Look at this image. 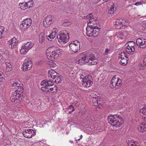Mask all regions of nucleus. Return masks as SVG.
Wrapping results in <instances>:
<instances>
[{
	"label": "nucleus",
	"instance_id": "f257e3e1",
	"mask_svg": "<svg viewBox=\"0 0 146 146\" xmlns=\"http://www.w3.org/2000/svg\"><path fill=\"white\" fill-rule=\"evenodd\" d=\"M78 63L80 65L86 64L91 66L96 64L97 60L93 54H85L81 53L78 56V59L77 61Z\"/></svg>",
	"mask_w": 146,
	"mask_h": 146
},
{
	"label": "nucleus",
	"instance_id": "72a5a7b5",
	"mask_svg": "<svg viewBox=\"0 0 146 146\" xmlns=\"http://www.w3.org/2000/svg\"><path fill=\"white\" fill-rule=\"evenodd\" d=\"M51 86H43L41 88V89L42 90L45 91L46 92H49L48 91L52 88L51 87Z\"/></svg>",
	"mask_w": 146,
	"mask_h": 146
},
{
	"label": "nucleus",
	"instance_id": "a18cd8bd",
	"mask_svg": "<svg viewBox=\"0 0 146 146\" xmlns=\"http://www.w3.org/2000/svg\"><path fill=\"white\" fill-rule=\"evenodd\" d=\"M141 4V3L140 2H137L135 4V5H136V6H138L139 5H140Z\"/></svg>",
	"mask_w": 146,
	"mask_h": 146
},
{
	"label": "nucleus",
	"instance_id": "a19ab883",
	"mask_svg": "<svg viewBox=\"0 0 146 146\" xmlns=\"http://www.w3.org/2000/svg\"><path fill=\"white\" fill-rule=\"evenodd\" d=\"M93 17V16L92 14H90L86 16V18L88 19H90Z\"/></svg>",
	"mask_w": 146,
	"mask_h": 146
},
{
	"label": "nucleus",
	"instance_id": "1a4fd4ad",
	"mask_svg": "<svg viewBox=\"0 0 146 146\" xmlns=\"http://www.w3.org/2000/svg\"><path fill=\"white\" fill-rule=\"evenodd\" d=\"M70 50L74 52H78L80 46V43L78 40L74 41L69 45Z\"/></svg>",
	"mask_w": 146,
	"mask_h": 146
},
{
	"label": "nucleus",
	"instance_id": "cd10ccee",
	"mask_svg": "<svg viewBox=\"0 0 146 146\" xmlns=\"http://www.w3.org/2000/svg\"><path fill=\"white\" fill-rule=\"evenodd\" d=\"M46 62V64L48 67L50 68H53L55 67L56 65L54 62V60H49Z\"/></svg>",
	"mask_w": 146,
	"mask_h": 146
},
{
	"label": "nucleus",
	"instance_id": "20e7f679",
	"mask_svg": "<svg viewBox=\"0 0 146 146\" xmlns=\"http://www.w3.org/2000/svg\"><path fill=\"white\" fill-rule=\"evenodd\" d=\"M60 54V51L59 49L50 51L48 49L46 51V54L49 60H54L58 58Z\"/></svg>",
	"mask_w": 146,
	"mask_h": 146
},
{
	"label": "nucleus",
	"instance_id": "393cba45",
	"mask_svg": "<svg viewBox=\"0 0 146 146\" xmlns=\"http://www.w3.org/2000/svg\"><path fill=\"white\" fill-rule=\"evenodd\" d=\"M123 20L121 19H117L114 24L115 25V27L117 29H121V26L123 25Z\"/></svg>",
	"mask_w": 146,
	"mask_h": 146
},
{
	"label": "nucleus",
	"instance_id": "79ce46f5",
	"mask_svg": "<svg viewBox=\"0 0 146 146\" xmlns=\"http://www.w3.org/2000/svg\"><path fill=\"white\" fill-rule=\"evenodd\" d=\"M9 52L7 50H5L3 52V54L5 56H7L9 54Z\"/></svg>",
	"mask_w": 146,
	"mask_h": 146
},
{
	"label": "nucleus",
	"instance_id": "f03ea898",
	"mask_svg": "<svg viewBox=\"0 0 146 146\" xmlns=\"http://www.w3.org/2000/svg\"><path fill=\"white\" fill-rule=\"evenodd\" d=\"M108 119V122L115 127H120L124 122L122 117L118 115H110Z\"/></svg>",
	"mask_w": 146,
	"mask_h": 146
},
{
	"label": "nucleus",
	"instance_id": "423d86ee",
	"mask_svg": "<svg viewBox=\"0 0 146 146\" xmlns=\"http://www.w3.org/2000/svg\"><path fill=\"white\" fill-rule=\"evenodd\" d=\"M22 92H13L11 96L10 99L13 102H14L15 104H18L20 102V100L19 99L22 96Z\"/></svg>",
	"mask_w": 146,
	"mask_h": 146
},
{
	"label": "nucleus",
	"instance_id": "b1692460",
	"mask_svg": "<svg viewBox=\"0 0 146 146\" xmlns=\"http://www.w3.org/2000/svg\"><path fill=\"white\" fill-rule=\"evenodd\" d=\"M127 36V33L126 32H119L118 33L115 37L116 36L119 39H123L126 38Z\"/></svg>",
	"mask_w": 146,
	"mask_h": 146
},
{
	"label": "nucleus",
	"instance_id": "58836bf2",
	"mask_svg": "<svg viewBox=\"0 0 146 146\" xmlns=\"http://www.w3.org/2000/svg\"><path fill=\"white\" fill-rule=\"evenodd\" d=\"M5 79V76L3 72L0 71V82L3 81Z\"/></svg>",
	"mask_w": 146,
	"mask_h": 146
},
{
	"label": "nucleus",
	"instance_id": "7ed1b4c3",
	"mask_svg": "<svg viewBox=\"0 0 146 146\" xmlns=\"http://www.w3.org/2000/svg\"><path fill=\"white\" fill-rule=\"evenodd\" d=\"M69 38L70 36L68 32L65 30L62 31L57 36L58 40L61 44L67 43Z\"/></svg>",
	"mask_w": 146,
	"mask_h": 146
},
{
	"label": "nucleus",
	"instance_id": "9b49d317",
	"mask_svg": "<svg viewBox=\"0 0 146 146\" xmlns=\"http://www.w3.org/2000/svg\"><path fill=\"white\" fill-rule=\"evenodd\" d=\"M33 46V44L31 42H28L23 44L20 50L21 53L22 54H26Z\"/></svg>",
	"mask_w": 146,
	"mask_h": 146
},
{
	"label": "nucleus",
	"instance_id": "37998d69",
	"mask_svg": "<svg viewBox=\"0 0 146 146\" xmlns=\"http://www.w3.org/2000/svg\"><path fill=\"white\" fill-rule=\"evenodd\" d=\"M68 110L71 109L73 110V108H74L72 105H70L68 107Z\"/></svg>",
	"mask_w": 146,
	"mask_h": 146
},
{
	"label": "nucleus",
	"instance_id": "6ab92c4d",
	"mask_svg": "<svg viewBox=\"0 0 146 146\" xmlns=\"http://www.w3.org/2000/svg\"><path fill=\"white\" fill-rule=\"evenodd\" d=\"M58 31L56 28H54L52 33L49 35L46 36V38L49 40H52L55 37Z\"/></svg>",
	"mask_w": 146,
	"mask_h": 146
},
{
	"label": "nucleus",
	"instance_id": "8fccbe9b",
	"mask_svg": "<svg viewBox=\"0 0 146 146\" xmlns=\"http://www.w3.org/2000/svg\"><path fill=\"white\" fill-rule=\"evenodd\" d=\"M75 110V109L74 108H73V110H72L70 111H69V114L71 113L73 111Z\"/></svg>",
	"mask_w": 146,
	"mask_h": 146
},
{
	"label": "nucleus",
	"instance_id": "ea45409f",
	"mask_svg": "<svg viewBox=\"0 0 146 146\" xmlns=\"http://www.w3.org/2000/svg\"><path fill=\"white\" fill-rule=\"evenodd\" d=\"M95 18H94L93 17H92V18L90 19H88L87 21V22L88 23V24L89 23H92V24H94V23L93 22L95 20Z\"/></svg>",
	"mask_w": 146,
	"mask_h": 146
},
{
	"label": "nucleus",
	"instance_id": "9d476101",
	"mask_svg": "<svg viewBox=\"0 0 146 146\" xmlns=\"http://www.w3.org/2000/svg\"><path fill=\"white\" fill-rule=\"evenodd\" d=\"M121 80L119 78L116 76H114L111 80L110 86L112 88H118L121 86Z\"/></svg>",
	"mask_w": 146,
	"mask_h": 146
},
{
	"label": "nucleus",
	"instance_id": "c756f323",
	"mask_svg": "<svg viewBox=\"0 0 146 146\" xmlns=\"http://www.w3.org/2000/svg\"><path fill=\"white\" fill-rule=\"evenodd\" d=\"M45 35L43 33H41L38 36L39 41L40 43H43L44 41Z\"/></svg>",
	"mask_w": 146,
	"mask_h": 146
},
{
	"label": "nucleus",
	"instance_id": "c9c22d12",
	"mask_svg": "<svg viewBox=\"0 0 146 146\" xmlns=\"http://www.w3.org/2000/svg\"><path fill=\"white\" fill-rule=\"evenodd\" d=\"M57 88L56 86H54L52 87L50 90H49V92H51L52 93L56 92H57Z\"/></svg>",
	"mask_w": 146,
	"mask_h": 146
},
{
	"label": "nucleus",
	"instance_id": "bb28decb",
	"mask_svg": "<svg viewBox=\"0 0 146 146\" xmlns=\"http://www.w3.org/2000/svg\"><path fill=\"white\" fill-rule=\"evenodd\" d=\"M126 142L129 145L131 144L130 146H139V144L137 142L134 141L131 139L127 140Z\"/></svg>",
	"mask_w": 146,
	"mask_h": 146
},
{
	"label": "nucleus",
	"instance_id": "dca6fc26",
	"mask_svg": "<svg viewBox=\"0 0 146 146\" xmlns=\"http://www.w3.org/2000/svg\"><path fill=\"white\" fill-rule=\"evenodd\" d=\"M13 89L14 91L13 92H22L23 90L22 85L21 84L15 82L12 85Z\"/></svg>",
	"mask_w": 146,
	"mask_h": 146
},
{
	"label": "nucleus",
	"instance_id": "7c9ffc66",
	"mask_svg": "<svg viewBox=\"0 0 146 146\" xmlns=\"http://www.w3.org/2000/svg\"><path fill=\"white\" fill-rule=\"evenodd\" d=\"M140 112L143 114L142 118L144 120L146 119V107L144 106L140 109Z\"/></svg>",
	"mask_w": 146,
	"mask_h": 146
},
{
	"label": "nucleus",
	"instance_id": "ddd939ff",
	"mask_svg": "<svg viewBox=\"0 0 146 146\" xmlns=\"http://www.w3.org/2000/svg\"><path fill=\"white\" fill-rule=\"evenodd\" d=\"M23 132L24 137L28 138H30L36 134L35 131L31 129H24Z\"/></svg>",
	"mask_w": 146,
	"mask_h": 146
},
{
	"label": "nucleus",
	"instance_id": "f8f14e48",
	"mask_svg": "<svg viewBox=\"0 0 146 146\" xmlns=\"http://www.w3.org/2000/svg\"><path fill=\"white\" fill-rule=\"evenodd\" d=\"M86 35L89 37H96L99 34V31H97L96 28L93 29L89 27L86 28Z\"/></svg>",
	"mask_w": 146,
	"mask_h": 146
},
{
	"label": "nucleus",
	"instance_id": "2f4dec72",
	"mask_svg": "<svg viewBox=\"0 0 146 146\" xmlns=\"http://www.w3.org/2000/svg\"><path fill=\"white\" fill-rule=\"evenodd\" d=\"M19 6L21 9L23 10H25L28 8L26 3L25 2L19 3Z\"/></svg>",
	"mask_w": 146,
	"mask_h": 146
},
{
	"label": "nucleus",
	"instance_id": "4be33fe9",
	"mask_svg": "<svg viewBox=\"0 0 146 146\" xmlns=\"http://www.w3.org/2000/svg\"><path fill=\"white\" fill-rule=\"evenodd\" d=\"M52 80H42L41 82V85L43 86H52L53 85V82Z\"/></svg>",
	"mask_w": 146,
	"mask_h": 146
},
{
	"label": "nucleus",
	"instance_id": "a878e982",
	"mask_svg": "<svg viewBox=\"0 0 146 146\" xmlns=\"http://www.w3.org/2000/svg\"><path fill=\"white\" fill-rule=\"evenodd\" d=\"M138 130L141 132L146 131V124L144 123H141L138 127Z\"/></svg>",
	"mask_w": 146,
	"mask_h": 146
},
{
	"label": "nucleus",
	"instance_id": "0eeeda50",
	"mask_svg": "<svg viewBox=\"0 0 146 146\" xmlns=\"http://www.w3.org/2000/svg\"><path fill=\"white\" fill-rule=\"evenodd\" d=\"M32 66V62L30 58H26L24 60L21 69L23 71H25L30 69Z\"/></svg>",
	"mask_w": 146,
	"mask_h": 146
},
{
	"label": "nucleus",
	"instance_id": "f704fd0d",
	"mask_svg": "<svg viewBox=\"0 0 146 146\" xmlns=\"http://www.w3.org/2000/svg\"><path fill=\"white\" fill-rule=\"evenodd\" d=\"M54 79V80L52 79L53 82H55L56 83H60L61 82V79L59 77H57L56 76V78Z\"/></svg>",
	"mask_w": 146,
	"mask_h": 146
},
{
	"label": "nucleus",
	"instance_id": "a211bd4d",
	"mask_svg": "<svg viewBox=\"0 0 146 146\" xmlns=\"http://www.w3.org/2000/svg\"><path fill=\"white\" fill-rule=\"evenodd\" d=\"M52 16L48 15L44 19L43 21V24L44 27H47L52 23Z\"/></svg>",
	"mask_w": 146,
	"mask_h": 146
},
{
	"label": "nucleus",
	"instance_id": "39448f33",
	"mask_svg": "<svg viewBox=\"0 0 146 146\" xmlns=\"http://www.w3.org/2000/svg\"><path fill=\"white\" fill-rule=\"evenodd\" d=\"M32 22L31 19L30 18H27L24 19L21 21L20 25L21 30L23 31L26 30L31 25Z\"/></svg>",
	"mask_w": 146,
	"mask_h": 146
},
{
	"label": "nucleus",
	"instance_id": "09e8293b",
	"mask_svg": "<svg viewBox=\"0 0 146 146\" xmlns=\"http://www.w3.org/2000/svg\"><path fill=\"white\" fill-rule=\"evenodd\" d=\"M69 23V21L68 20H65L64 21V23Z\"/></svg>",
	"mask_w": 146,
	"mask_h": 146
},
{
	"label": "nucleus",
	"instance_id": "6e6552de",
	"mask_svg": "<svg viewBox=\"0 0 146 146\" xmlns=\"http://www.w3.org/2000/svg\"><path fill=\"white\" fill-rule=\"evenodd\" d=\"M134 42L132 41L127 42L125 44L126 51L129 54L132 55L135 50Z\"/></svg>",
	"mask_w": 146,
	"mask_h": 146
},
{
	"label": "nucleus",
	"instance_id": "412c9836",
	"mask_svg": "<svg viewBox=\"0 0 146 146\" xmlns=\"http://www.w3.org/2000/svg\"><path fill=\"white\" fill-rule=\"evenodd\" d=\"M102 100L99 97L95 95L94 97L92 98V102L94 104L95 106L101 104Z\"/></svg>",
	"mask_w": 146,
	"mask_h": 146
},
{
	"label": "nucleus",
	"instance_id": "49530a36",
	"mask_svg": "<svg viewBox=\"0 0 146 146\" xmlns=\"http://www.w3.org/2000/svg\"><path fill=\"white\" fill-rule=\"evenodd\" d=\"M84 77L85 76H84L83 74H81V76H80L81 79H84Z\"/></svg>",
	"mask_w": 146,
	"mask_h": 146
},
{
	"label": "nucleus",
	"instance_id": "c03bdc74",
	"mask_svg": "<svg viewBox=\"0 0 146 146\" xmlns=\"http://www.w3.org/2000/svg\"><path fill=\"white\" fill-rule=\"evenodd\" d=\"M109 51V50L108 48H106L105 51V54H108Z\"/></svg>",
	"mask_w": 146,
	"mask_h": 146
},
{
	"label": "nucleus",
	"instance_id": "c85d7f7f",
	"mask_svg": "<svg viewBox=\"0 0 146 146\" xmlns=\"http://www.w3.org/2000/svg\"><path fill=\"white\" fill-rule=\"evenodd\" d=\"M115 5L113 3L111 4V6L108 10V13L110 14H113L115 10Z\"/></svg>",
	"mask_w": 146,
	"mask_h": 146
},
{
	"label": "nucleus",
	"instance_id": "3c124183",
	"mask_svg": "<svg viewBox=\"0 0 146 146\" xmlns=\"http://www.w3.org/2000/svg\"><path fill=\"white\" fill-rule=\"evenodd\" d=\"M82 135H81L80 136V139H82Z\"/></svg>",
	"mask_w": 146,
	"mask_h": 146
},
{
	"label": "nucleus",
	"instance_id": "e433bc0d",
	"mask_svg": "<svg viewBox=\"0 0 146 146\" xmlns=\"http://www.w3.org/2000/svg\"><path fill=\"white\" fill-rule=\"evenodd\" d=\"M28 8H30L31 7L33 3V2L32 0H30L29 1L26 3Z\"/></svg>",
	"mask_w": 146,
	"mask_h": 146
},
{
	"label": "nucleus",
	"instance_id": "f3484780",
	"mask_svg": "<svg viewBox=\"0 0 146 146\" xmlns=\"http://www.w3.org/2000/svg\"><path fill=\"white\" fill-rule=\"evenodd\" d=\"M136 44L140 48H144L146 47V39L139 38L136 41Z\"/></svg>",
	"mask_w": 146,
	"mask_h": 146
},
{
	"label": "nucleus",
	"instance_id": "2eb2a0df",
	"mask_svg": "<svg viewBox=\"0 0 146 146\" xmlns=\"http://www.w3.org/2000/svg\"><path fill=\"white\" fill-rule=\"evenodd\" d=\"M90 76L89 75H86L85 76L84 79L82 80V85L84 87H89L92 84V82L91 81L90 78Z\"/></svg>",
	"mask_w": 146,
	"mask_h": 146
},
{
	"label": "nucleus",
	"instance_id": "473e14b6",
	"mask_svg": "<svg viewBox=\"0 0 146 146\" xmlns=\"http://www.w3.org/2000/svg\"><path fill=\"white\" fill-rule=\"evenodd\" d=\"M6 31V29L4 27L0 26V38L3 37V35Z\"/></svg>",
	"mask_w": 146,
	"mask_h": 146
},
{
	"label": "nucleus",
	"instance_id": "4468645a",
	"mask_svg": "<svg viewBox=\"0 0 146 146\" xmlns=\"http://www.w3.org/2000/svg\"><path fill=\"white\" fill-rule=\"evenodd\" d=\"M119 58L121 59L120 63L121 65L124 66L127 64L128 58L126 56V54L124 52L120 53L119 54Z\"/></svg>",
	"mask_w": 146,
	"mask_h": 146
},
{
	"label": "nucleus",
	"instance_id": "de8ad7c7",
	"mask_svg": "<svg viewBox=\"0 0 146 146\" xmlns=\"http://www.w3.org/2000/svg\"><path fill=\"white\" fill-rule=\"evenodd\" d=\"M143 61L144 64L146 66V58L144 59Z\"/></svg>",
	"mask_w": 146,
	"mask_h": 146
},
{
	"label": "nucleus",
	"instance_id": "4c0bfd02",
	"mask_svg": "<svg viewBox=\"0 0 146 146\" xmlns=\"http://www.w3.org/2000/svg\"><path fill=\"white\" fill-rule=\"evenodd\" d=\"M12 68V66L10 63H6V70L8 71H9V69Z\"/></svg>",
	"mask_w": 146,
	"mask_h": 146
},
{
	"label": "nucleus",
	"instance_id": "5701e85b",
	"mask_svg": "<svg viewBox=\"0 0 146 146\" xmlns=\"http://www.w3.org/2000/svg\"><path fill=\"white\" fill-rule=\"evenodd\" d=\"M57 74V73L52 69L49 70L48 71V76L50 79L54 80Z\"/></svg>",
	"mask_w": 146,
	"mask_h": 146
},
{
	"label": "nucleus",
	"instance_id": "aec40b11",
	"mask_svg": "<svg viewBox=\"0 0 146 146\" xmlns=\"http://www.w3.org/2000/svg\"><path fill=\"white\" fill-rule=\"evenodd\" d=\"M17 43L18 40L15 37L11 39L8 42V44L10 46V47L12 48H14Z\"/></svg>",
	"mask_w": 146,
	"mask_h": 146
}]
</instances>
